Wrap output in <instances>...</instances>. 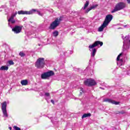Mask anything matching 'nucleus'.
I'll return each mask as SVG.
<instances>
[{
  "mask_svg": "<svg viewBox=\"0 0 130 130\" xmlns=\"http://www.w3.org/2000/svg\"><path fill=\"white\" fill-rule=\"evenodd\" d=\"M100 46H102L103 45V42H100L99 41H95L93 44L92 45H90L88 46V48L89 49V51L91 52V56L92 57H94L95 55L96 54V52H97V49L95 48L96 46L99 45Z\"/></svg>",
  "mask_w": 130,
  "mask_h": 130,
  "instance_id": "nucleus-1",
  "label": "nucleus"
},
{
  "mask_svg": "<svg viewBox=\"0 0 130 130\" xmlns=\"http://www.w3.org/2000/svg\"><path fill=\"white\" fill-rule=\"evenodd\" d=\"M35 12H37L39 16H41L42 17L44 15L43 13L40 12V11H38L37 9H31L29 11H24L23 10L18 11V15H33V14H35Z\"/></svg>",
  "mask_w": 130,
  "mask_h": 130,
  "instance_id": "nucleus-2",
  "label": "nucleus"
},
{
  "mask_svg": "<svg viewBox=\"0 0 130 130\" xmlns=\"http://www.w3.org/2000/svg\"><path fill=\"white\" fill-rule=\"evenodd\" d=\"M126 8V4L124 2H119L115 6L114 9L111 11V13H115V12H118V11H121L123 9Z\"/></svg>",
  "mask_w": 130,
  "mask_h": 130,
  "instance_id": "nucleus-3",
  "label": "nucleus"
},
{
  "mask_svg": "<svg viewBox=\"0 0 130 130\" xmlns=\"http://www.w3.org/2000/svg\"><path fill=\"white\" fill-rule=\"evenodd\" d=\"M45 66L44 58H39L36 62L35 66L37 69H43Z\"/></svg>",
  "mask_w": 130,
  "mask_h": 130,
  "instance_id": "nucleus-4",
  "label": "nucleus"
},
{
  "mask_svg": "<svg viewBox=\"0 0 130 130\" xmlns=\"http://www.w3.org/2000/svg\"><path fill=\"white\" fill-rule=\"evenodd\" d=\"M61 21H62V17H60L59 18H56L55 20L50 24L49 29L51 30H54L60 23Z\"/></svg>",
  "mask_w": 130,
  "mask_h": 130,
  "instance_id": "nucleus-5",
  "label": "nucleus"
},
{
  "mask_svg": "<svg viewBox=\"0 0 130 130\" xmlns=\"http://www.w3.org/2000/svg\"><path fill=\"white\" fill-rule=\"evenodd\" d=\"M2 111L4 117H8V112L7 111V102L5 101L2 104Z\"/></svg>",
  "mask_w": 130,
  "mask_h": 130,
  "instance_id": "nucleus-6",
  "label": "nucleus"
},
{
  "mask_svg": "<svg viewBox=\"0 0 130 130\" xmlns=\"http://www.w3.org/2000/svg\"><path fill=\"white\" fill-rule=\"evenodd\" d=\"M84 83L86 86H88V87L95 86V85L97 84V83L95 82V80L92 79H86L85 81H84Z\"/></svg>",
  "mask_w": 130,
  "mask_h": 130,
  "instance_id": "nucleus-7",
  "label": "nucleus"
},
{
  "mask_svg": "<svg viewBox=\"0 0 130 130\" xmlns=\"http://www.w3.org/2000/svg\"><path fill=\"white\" fill-rule=\"evenodd\" d=\"M54 75V72L52 71H50L49 72H46L41 75L42 79H47V78H49V77H51V76H53Z\"/></svg>",
  "mask_w": 130,
  "mask_h": 130,
  "instance_id": "nucleus-8",
  "label": "nucleus"
},
{
  "mask_svg": "<svg viewBox=\"0 0 130 130\" xmlns=\"http://www.w3.org/2000/svg\"><path fill=\"white\" fill-rule=\"evenodd\" d=\"M122 38L124 40L123 41V50L124 51V50H127L129 47L128 46V45L127 42H126V39H128V37L126 36L125 37L124 39H123V37H122Z\"/></svg>",
  "mask_w": 130,
  "mask_h": 130,
  "instance_id": "nucleus-9",
  "label": "nucleus"
},
{
  "mask_svg": "<svg viewBox=\"0 0 130 130\" xmlns=\"http://www.w3.org/2000/svg\"><path fill=\"white\" fill-rule=\"evenodd\" d=\"M112 19H113L112 15L108 14L106 16L104 23H105L108 26V24L111 22Z\"/></svg>",
  "mask_w": 130,
  "mask_h": 130,
  "instance_id": "nucleus-10",
  "label": "nucleus"
},
{
  "mask_svg": "<svg viewBox=\"0 0 130 130\" xmlns=\"http://www.w3.org/2000/svg\"><path fill=\"white\" fill-rule=\"evenodd\" d=\"M103 102H107L108 103H111V104H115V105H118L120 103L119 102H116L109 98L104 99Z\"/></svg>",
  "mask_w": 130,
  "mask_h": 130,
  "instance_id": "nucleus-11",
  "label": "nucleus"
},
{
  "mask_svg": "<svg viewBox=\"0 0 130 130\" xmlns=\"http://www.w3.org/2000/svg\"><path fill=\"white\" fill-rule=\"evenodd\" d=\"M12 31L15 33V34H18L22 31V27L20 26L16 25L12 28Z\"/></svg>",
  "mask_w": 130,
  "mask_h": 130,
  "instance_id": "nucleus-12",
  "label": "nucleus"
},
{
  "mask_svg": "<svg viewBox=\"0 0 130 130\" xmlns=\"http://www.w3.org/2000/svg\"><path fill=\"white\" fill-rule=\"evenodd\" d=\"M107 24L103 22L102 25L99 28L98 31L99 32H102L103 30H104V28H106V26H107Z\"/></svg>",
  "mask_w": 130,
  "mask_h": 130,
  "instance_id": "nucleus-13",
  "label": "nucleus"
},
{
  "mask_svg": "<svg viewBox=\"0 0 130 130\" xmlns=\"http://www.w3.org/2000/svg\"><path fill=\"white\" fill-rule=\"evenodd\" d=\"M98 7V5H92L91 7L88 8L85 11V13H86V14H87V13H89V12H90V11H91V10H95V9H96V8H97Z\"/></svg>",
  "mask_w": 130,
  "mask_h": 130,
  "instance_id": "nucleus-14",
  "label": "nucleus"
},
{
  "mask_svg": "<svg viewBox=\"0 0 130 130\" xmlns=\"http://www.w3.org/2000/svg\"><path fill=\"white\" fill-rule=\"evenodd\" d=\"M8 25L10 27H11V28H12V25H11V24H15V23L16 22V21H15L14 19H8Z\"/></svg>",
  "mask_w": 130,
  "mask_h": 130,
  "instance_id": "nucleus-15",
  "label": "nucleus"
},
{
  "mask_svg": "<svg viewBox=\"0 0 130 130\" xmlns=\"http://www.w3.org/2000/svg\"><path fill=\"white\" fill-rule=\"evenodd\" d=\"M8 70H9V67L6 66H2L0 68V71H8Z\"/></svg>",
  "mask_w": 130,
  "mask_h": 130,
  "instance_id": "nucleus-16",
  "label": "nucleus"
},
{
  "mask_svg": "<svg viewBox=\"0 0 130 130\" xmlns=\"http://www.w3.org/2000/svg\"><path fill=\"white\" fill-rule=\"evenodd\" d=\"M90 116H91V113H85L82 116V118H85L86 117H90Z\"/></svg>",
  "mask_w": 130,
  "mask_h": 130,
  "instance_id": "nucleus-17",
  "label": "nucleus"
},
{
  "mask_svg": "<svg viewBox=\"0 0 130 130\" xmlns=\"http://www.w3.org/2000/svg\"><path fill=\"white\" fill-rule=\"evenodd\" d=\"M45 96L46 98V99L47 101V100H48V99H50V98H51V97H50V94L49 92H46L45 93Z\"/></svg>",
  "mask_w": 130,
  "mask_h": 130,
  "instance_id": "nucleus-18",
  "label": "nucleus"
},
{
  "mask_svg": "<svg viewBox=\"0 0 130 130\" xmlns=\"http://www.w3.org/2000/svg\"><path fill=\"white\" fill-rule=\"evenodd\" d=\"M21 84L22 86H26L28 84V81L26 80H23L21 81Z\"/></svg>",
  "mask_w": 130,
  "mask_h": 130,
  "instance_id": "nucleus-19",
  "label": "nucleus"
},
{
  "mask_svg": "<svg viewBox=\"0 0 130 130\" xmlns=\"http://www.w3.org/2000/svg\"><path fill=\"white\" fill-rule=\"evenodd\" d=\"M89 6V1H86L84 5V7L82 8V10H85L86 8H87Z\"/></svg>",
  "mask_w": 130,
  "mask_h": 130,
  "instance_id": "nucleus-20",
  "label": "nucleus"
},
{
  "mask_svg": "<svg viewBox=\"0 0 130 130\" xmlns=\"http://www.w3.org/2000/svg\"><path fill=\"white\" fill-rule=\"evenodd\" d=\"M17 12H16L15 13H13L9 19H11V20L14 19L15 17L17 16Z\"/></svg>",
  "mask_w": 130,
  "mask_h": 130,
  "instance_id": "nucleus-21",
  "label": "nucleus"
},
{
  "mask_svg": "<svg viewBox=\"0 0 130 130\" xmlns=\"http://www.w3.org/2000/svg\"><path fill=\"white\" fill-rule=\"evenodd\" d=\"M53 36H54L55 37L58 36V31L56 30L53 32Z\"/></svg>",
  "mask_w": 130,
  "mask_h": 130,
  "instance_id": "nucleus-22",
  "label": "nucleus"
},
{
  "mask_svg": "<svg viewBox=\"0 0 130 130\" xmlns=\"http://www.w3.org/2000/svg\"><path fill=\"white\" fill-rule=\"evenodd\" d=\"M124 113H125V112L123 111H121L120 112L119 111L115 112L116 114H124Z\"/></svg>",
  "mask_w": 130,
  "mask_h": 130,
  "instance_id": "nucleus-23",
  "label": "nucleus"
},
{
  "mask_svg": "<svg viewBox=\"0 0 130 130\" xmlns=\"http://www.w3.org/2000/svg\"><path fill=\"white\" fill-rule=\"evenodd\" d=\"M8 66H13L14 65V61L13 60H9L8 61Z\"/></svg>",
  "mask_w": 130,
  "mask_h": 130,
  "instance_id": "nucleus-24",
  "label": "nucleus"
},
{
  "mask_svg": "<svg viewBox=\"0 0 130 130\" xmlns=\"http://www.w3.org/2000/svg\"><path fill=\"white\" fill-rule=\"evenodd\" d=\"M19 55L20 56H21V57H24V56H25V55H26V54L25 53H24V52H20L19 53Z\"/></svg>",
  "mask_w": 130,
  "mask_h": 130,
  "instance_id": "nucleus-25",
  "label": "nucleus"
},
{
  "mask_svg": "<svg viewBox=\"0 0 130 130\" xmlns=\"http://www.w3.org/2000/svg\"><path fill=\"white\" fill-rule=\"evenodd\" d=\"M13 128L15 130H21V128H20L17 126H14Z\"/></svg>",
  "mask_w": 130,
  "mask_h": 130,
  "instance_id": "nucleus-26",
  "label": "nucleus"
},
{
  "mask_svg": "<svg viewBox=\"0 0 130 130\" xmlns=\"http://www.w3.org/2000/svg\"><path fill=\"white\" fill-rule=\"evenodd\" d=\"M121 55H122V53H120V54H119L117 57V60L118 61L119 60L120 57L121 56Z\"/></svg>",
  "mask_w": 130,
  "mask_h": 130,
  "instance_id": "nucleus-27",
  "label": "nucleus"
},
{
  "mask_svg": "<svg viewBox=\"0 0 130 130\" xmlns=\"http://www.w3.org/2000/svg\"><path fill=\"white\" fill-rule=\"evenodd\" d=\"M82 93H84V89L83 88H80V94H81Z\"/></svg>",
  "mask_w": 130,
  "mask_h": 130,
  "instance_id": "nucleus-28",
  "label": "nucleus"
},
{
  "mask_svg": "<svg viewBox=\"0 0 130 130\" xmlns=\"http://www.w3.org/2000/svg\"><path fill=\"white\" fill-rule=\"evenodd\" d=\"M51 103H52V104H54V101L51 100Z\"/></svg>",
  "mask_w": 130,
  "mask_h": 130,
  "instance_id": "nucleus-29",
  "label": "nucleus"
},
{
  "mask_svg": "<svg viewBox=\"0 0 130 130\" xmlns=\"http://www.w3.org/2000/svg\"><path fill=\"white\" fill-rule=\"evenodd\" d=\"M126 2L127 4H130V0H127Z\"/></svg>",
  "mask_w": 130,
  "mask_h": 130,
  "instance_id": "nucleus-30",
  "label": "nucleus"
},
{
  "mask_svg": "<svg viewBox=\"0 0 130 130\" xmlns=\"http://www.w3.org/2000/svg\"><path fill=\"white\" fill-rule=\"evenodd\" d=\"M52 118H53V117H51V118H50L52 122H53V120L52 119Z\"/></svg>",
  "mask_w": 130,
  "mask_h": 130,
  "instance_id": "nucleus-31",
  "label": "nucleus"
},
{
  "mask_svg": "<svg viewBox=\"0 0 130 130\" xmlns=\"http://www.w3.org/2000/svg\"><path fill=\"white\" fill-rule=\"evenodd\" d=\"M9 129L12 130V127H9Z\"/></svg>",
  "mask_w": 130,
  "mask_h": 130,
  "instance_id": "nucleus-32",
  "label": "nucleus"
},
{
  "mask_svg": "<svg viewBox=\"0 0 130 130\" xmlns=\"http://www.w3.org/2000/svg\"><path fill=\"white\" fill-rule=\"evenodd\" d=\"M101 89H103V90H104V88H102V87H100Z\"/></svg>",
  "mask_w": 130,
  "mask_h": 130,
  "instance_id": "nucleus-33",
  "label": "nucleus"
},
{
  "mask_svg": "<svg viewBox=\"0 0 130 130\" xmlns=\"http://www.w3.org/2000/svg\"><path fill=\"white\" fill-rule=\"evenodd\" d=\"M4 7H5V6H2V8H4Z\"/></svg>",
  "mask_w": 130,
  "mask_h": 130,
  "instance_id": "nucleus-34",
  "label": "nucleus"
},
{
  "mask_svg": "<svg viewBox=\"0 0 130 130\" xmlns=\"http://www.w3.org/2000/svg\"><path fill=\"white\" fill-rule=\"evenodd\" d=\"M28 34L29 35V32L28 33Z\"/></svg>",
  "mask_w": 130,
  "mask_h": 130,
  "instance_id": "nucleus-35",
  "label": "nucleus"
}]
</instances>
